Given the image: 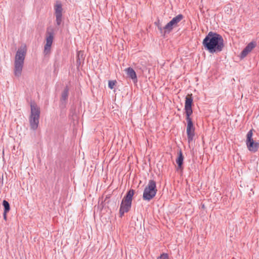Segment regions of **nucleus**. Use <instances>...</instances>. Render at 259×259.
Listing matches in <instances>:
<instances>
[{
	"label": "nucleus",
	"mask_w": 259,
	"mask_h": 259,
	"mask_svg": "<svg viewBox=\"0 0 259 259\" xmlns=\"http://www.w3.org/2000/svg\"><path fill=\"white\" fill-rule=\"evenodd\" d=\"M184 18V16L182 14H179L177 16L174 17L171 20L177 27L178 26L179 23Z\"/></svg>",
	"instance_id": "2eb2a0df"
},
{
	"label": "nucleus",
	"mask_w": 259,
	"mask_h": 259,
	"mask_svg": "<svg viewBox=\"0 0 259 259\" xmlns=\"http://www.w3.org/2000/svg\"><path fill=\"white\" fill-rule=\"evenodd\" d=\"M7 213H5V211H4V213H3V217H4V219L5 220H7Z\"/></svg>",
	"instance_id": "4be33fe9"
},
{
	"label": "nucleus",
	"mask_w": 259,
	"mask_h": 259,
	"mask_svg": "<svg viewBox=\"0 0 259 259\" xmlns=\"http://www.w3.org/2000/svg\"><path fill=\"white\" fill-rule=\"evenodd\" d=\"M202 45L204 49L209 53H218L224 49V39L221 34L210 31L203 39Z\"/></svg>",
	"instance_id": "f257e3e1"
},
{
	"label": "nucleus",
	"mask_w": 259,
	"mask_h": 259,
	"mask_svg": "<svg viewBox=\"0 0 259 259\" xmlns=\"http://www.w3.org/2000/svg\"><path fill=\"white\" fill-rule=\"evenodd\" d=\"M252 136V130H251L247 134L246 144L249 151L255 152L259 148V143L253 140Z\"/></svg>",
	"instance_id": "0eeeda50"
},
{
	"label": "nucleus",
	"mask_w": 259,
	"mask_h": 259,
	"mask_svg": "<svg viewBox=\"0 0 259 259\" xmlns=\"http://www.w3.org/2000/svg\"><path fill=\"white\" fill-rule=\"evenodd\" d=\"M154 24L157 27L160 33L163 35V27H162L160 20H158L157 21L155 22Z\"/></svg>",
	"instance_id": "a211bd4d"
},
{
	"label": "nucleus",
	"mask_w": 259,
	"mask_h": 259,
	"mask_svg": "<svg viewBox=\"0 0 259 259\" xmlns=\"http://www.w3.org/2000/svg\"><path fill=\"white\" fill-rule=\"evenodd\" d=\"M3 205L4 207V211H5V213H8L10 210V206L8 201L4 200L3 201Z\"/></svg>",
	"instance_id": "f3484780"
},
{
	"label": "nucleus",
	"mask_w": 259,
	"mask_h": 259,
	"mask_svg": "<svg viewBox=\"0 0 259 259\" xmlns=\"http://www.w3.org/2000/svg\"><path fill=\"white\" fill-rule=\"evenodd\" d=\"M127 75L134 82L137 81V76L135 70L131 67H128L125 70Z\"/></svg>",
	"instance_id": "ddd939ff"
},
{
	"label": "nucleus",
	"mask_w": 259,
	"mask_h": 259,
	"mask_svg": "<svg viewBox=\"0 0 259 259\" xmlns=\"http://www.w3.org/2000/svg\"><path fill=\"white\" fill-rule=\"evenodd\" d=\"M46 43L44 46V54L47 56L50 54L51 51V47L53 42L54 34L53 30L49 29L46 32Z\"/></svg>",
	"instance_id": "6e6552de"
},
{
	"label": "nucleus",
	"mask_w": 259,
	"mask_h": 259,
	"mask_svg": "<svg viewBox=\"0 0 259 259\" xmlns=\"http://www.w3.org/2000/svg\"><path fill=\"white\" fill-rule=\"evenodd\" d=\"M193 98L192 94H188L185 98V110L187 122V130L194 129L193 123L190 116L193 113L192 106L193 105Z\"/></svg>",
	"instance_id": "f03ea898"
},
{
	"label": "nucleus",
	"mask_w": 259,
	"mask_h": 259,
	"mask_svg": "<svg viewBox=\"0 0 259 259\" xmlns=\"http://www.w3.org/2000/svg\"><path fill=\"white\" fill-rule=\"evenodd\" d=\"M188 141L189 143H190L193 140L194 137L195 136V128L190 129V130H186Z\"/></svg>",
	"instance_id": "4468645a"
},
{
	"label": "nucleus",
	"mask_w": 259,
	"mask_h": 259,
	"mask_svg": "<svg viewBox=\"0 0 259 259\" xmlns=\"http://www.w3.org/2000/svg\"><path fill=\"white\" fill-rule=\"evenodd\" d=\"M69 87L66 85L61 94L60 98V102L61 104L65 105L66 104L69 95Z\"/></svg>",
	"instance_id": "9d476101"
},
{
	"label": "nucleus",
	"mask_w": 259,
	"mask_h": 259,
	"mask_svg": "<svg viewBox=\"0 0 259 259\" xmlns=\"http://www.w3.org/2000/svg\"><path fill=\"white\" fill-rule=\"evenodd\" d=\"M183 160L184 156L183 155L181 150L178 153V156L176 159V163L178 164L177 170H181L182 171L183 169Z\"/></svg>",
	"instance_id": "9b49d317"
},
{
	"label": "nucleus",
	"mask_w": 259,
	"mask_h": 259,
	"mask_svg": "<svg viewBox=\"0 0 259 259\" xmlns=\"http://www.w3.org/2000/svg\"><path fill=\"white\" fill-rule=\"evenodd\" d=\"M26 51L24 48H19L16 52L15 58V75L19 77L21 75Z\"/></svg>",
	"instance_id": "7ed1b4c3"
},
{
	"label": "nucleus",
	"mask_w": 259,
	"mask_h": 259,
	"mask_svg": "<svg viewBox=\"0 0 259 259\" xmlns=\"http://www.w3.org/2000/svg\"><path fill=\"white\" fill-rule=\"evenodd\" d=\"M116 83V80H109L108 81V87L110 89H113L114 88V86L115 85Z\"/></svg>",
	"instance_id": "6ab92c4d"
},
{
	"label": "nucleus",
	"mask_w": 259,
	"mask_h": 259,
	"mask_svg": "<svg viewBox=\"0 0 259 259\" xmlns=\"http://www.w3.org/2000/svg\"><path fill=\"white\" fill-rule=\"evenodd\" d=\"M62 16H56V21L57 25H60L62 22Z\"/></svg>",
	"instance_id": "aec40b11"
},
{
	"label": "nucleus",
	"mask_w": 259,
	"mask_h": 259,
	"mask_svg": "<svg viewBox=\"0 0 259 259\" xmlns=\"http://www.w3.org/2000/svg\"><path fill=\"white\" fill-rule=\"evenodd\" d=\"M55 16H62V8L60 3H58L55 6Z\"/></svg>",
	"instance_id": "dca6fc26"
},
{
	"label": "nucleus",
	"mask_w": 259,
	"mask_h": 259,
	"mask_svg": "<svg viewBox=\"0 0 259 259\" xmlns=\"http://www.w3.org/2000/svg\"><path fill=\"white\" fill-rule=\"evenodd\" d=\"M135 190L130 189L124 196L120 206L119 214L120 217H122L125 212H127L130 210Z\"/></svg>",
	"instance_id": "20e7f679"
},
{
	"label": "nucleus",
	"mask_w": 259,
	"mask_h": 259,
	"mask_svg": "<svg viewBox=\"0 0 259 259\" xmlns=\"http://www.w3.org/2000/svg\"><path fill=\"white\" fill-rule=\"evenodd\" d=\"M256 43L255 41H252L249 42L241 52L240 57L241 58H244L245 57L247 54L256 47Z\"/></svg>",
	"instance_id": "1a4fd4ad"
},
{
	"label": "nucleus",
	"mask_w": 259,
	"mask_h": 259,
	"mask_svg": "<svg viewBox=\"0 0 259 259\" xmlns=\"http://www.w3.org/2000/svg\"><path fill=\"white\" fill-rule=\"evenodd\" d=\"M31 114L29 117V123L31 129L35 130L38 125L40 116L39 108L35 103L32 102L30 104Z\"/></svg>",
	"instance_id": "39448f33"
},
{
	"label": "nucleus",
	"mask_w": 259,
	"mask_h": 259,
	"mask_svg": "<svg viewBox=\"0 0 259 259\" xmlns=\"http://www.w3.org/2000/svg\"><path fill=\"white\" fill-rule=\"evenodd\" d=\"M177 27L176 25L170 20L164 27H163V35L170 33L172 29Z\"/></svg>",
	"instance_id": "f8f14e48"
},
{
	"label": "nucleus",
	"mask_w": 259,
	"mask_h": 259,
	"mask_svg": "<svg viewBox=\"0 0 259 259\" xmlns=\"http://www.w3.org/2000/svg\"><path fill=\"white\" fill-rule=\"evenodd\" d=\"M157 191L156 182L154 180H149L144 190L143 200L149 201L155 196Z\"/></svg>",
	"instance_id": "423d86ee"
},
{
	"label": "nucleus",
	"mask_w": 259,
	"mask_h": 259,
	"mask_svg": "<svg viewBox=\"0 0 259 259\" xmlns=\"http://www.w3.org/2000/svg\"><path fill=\"white\" fill-rule=\"evenodd\" d=\"M157 259H168V256L166 253H162L159 256Z\"/></svg>",
	"instance_id": "412c9836"
}]
</instances>
